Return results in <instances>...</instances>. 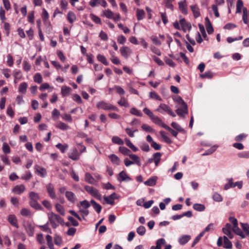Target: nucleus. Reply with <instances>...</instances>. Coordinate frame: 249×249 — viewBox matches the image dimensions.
Listing matches in <instances>:
<instances>
[{
  "label": "nucleus",
  "instance_id": "obj_1",
  "mask_svg": "<svg viewBox=\"0 0 249 249\" xmlns=\"http://www.w3.org/2000/svg\"><path fill=\"white\" fill-rule=\"evenodd\" d=\"M96 107L99 109H102L108 111H119V109L117 107L114 106V105L104 101H100L97 102L96 104Z\"/></svg>",
  "mask_w": 249,
  "mask_h": 249
},
{
  "label": "nucleus",
  "instance_id": "obj_2",
  "mask_svg": "<svg viewBox=\"0 0 249 249\" xmlns=\"http://www.w3.org/2000/svg\"><path fill=\"white\" fill-rule=\"evenodd\" d=\"M48 216L53 228H56L58 226L59 223L62 221V218L59 215L53 212L49 213Z\"/></svg>",
  "mask_w": 249,
  "mask_h": 249
},
{
  "label": "nucleus",
  "instance_id": "obj_3",
  "mask_svg": "<svg viewBox=\"0 0 249 249\" xmlns=\"http://www.w3.org/2000/svg\"><path fill=\"white\" fill-rule=\"evenodd\" d=\"M84 188L85 190L92 196L97 198L99 200H102L101 195L96 188L89 185H86L84 187Z\"/></svg>",
  "mask_w": 249,
  "mask_h": 249
},
{
  "label": "nucleus",
  "instance_id": "obj_4",
  "mask_svg": "<svg viewBox=\"0 0 249 249\" xmlns=\"http://www.w3.org/2000/svg\"><path fill=\"white\" fill-rule=\"evenodd\" d=\"M34 170L35 174L41 178H44L47 175L46 169L39 165H35Z\"/></svg>",
  "mask_w": 249,
  "mask_h": 249
},
{
  "label": "nucleus",
  "instance_id": "obj_5",
  "mask_svg": "<svg viewBox=\"0 0 249 249\" xmlns=\"http://www.w3.org/2000/svg\"><path fill=\"white\" fill-rule=\"evenodd\" d=\"M120 52L121 55L125 59H127L129 55L132 54V51L127 46H123L120 49Z\"/></svg>",
  "mask_w": 249,
  "mask_h": 249
},
{
  "label": "nucleus",
  "instance_id": "obj_6",
  "mask_svg": "<svg viewBox=\"0 0 249 249\" xmlns=\"http://www.w3.org/2000/svg\"><path fill=\"white\" fill-rule=\"evenodd\" d=\"M106 202L109 205H113L115 204V199H117V195L115 193H113L109 196H104L103 197Z\"/></svg>",
  "mask_w": 249,
  "mask_h": 249
},
{
  "label": "nucleus",
  "instance_id": "obj_7",
  "mask_svg": "<svg viewBox=\"0 0 249 249\" xmlns=\"http://www.w3.org/2000/svg\"><path fill=\"white\" fill-rule=\"evenodd\" d=\"M80 155V153L78 152L77 149L76 148H74L72 149L71 152L69 153L68 157L73 160L76 161L79 159Z\"/></svg>",
  "mask_w": 249,
  "mask_h": 249
},
{
  "label": "nucleus",
  "instance_id": "obj_8",
  "mask_svg": "<svg viewBox=\"0 0 249 249\" xmlns=\"http://www.w3.org/2000/svg\"><path fill=\"white\" fill-rule=\"evenodd\" d=\"M232 230L231 225L227 223L225 227L223 228L222 231L224 234L227 235L231 239L233 237V234L231 232Z\"/></svg>",
  "mask_w": 249,
  "mask_h": 249
},
{
  "label": "nucleus",
  "instance_id": "obj_9",
  "mask_svg": "<svg viewBox=\"0 0 249 249\" xmlns=\"http://www.w3.org/2000/svg\"><path fill=\"white\" fill-rule=\"evenodd\" d=\"M118 180L120 182L129 181L131 180V178L126 174L124 171H122L119 174Z\"/></svg>",
  "mask_w": 249,
  "mask_h": 249
},
{
  "label": "nucleus",
  "instance_id": "obj_10",
  "mask_svg": "<svg viewBox=\"0 0 249 249\" xmlns=\"http://www.w3.org/2000/svg\"><path fill=\"white\" fill-rule=\"evenodd\" d=\"M176 113L180 117H184L185 114L188 113L187 105L182 106L176 110Z\"/></svg>",
  "mask_w": 249,
  "mask_h": 249
},
{
  "label": "nucleus",
  "instance_id": "obj_11",
  "mask_svg": "<svg viewBox=\"0 0 249 249\" xmlns=\"http://www.w3.org/2000/svg\"><path fill=\"white\" fill-rule=\"evenodd\" d=\"M7 220L13 226L17 228L18 227L17 217L14 214H10L8 217Z\"/></svg>",
  "mask_w": 249,
  "mask_h": 249
},
{
  "label": "nucleus",
  "instance_id": "obj_12",
  "mask_svg": "<svg viewBox=\"0 0 249 249\" xmlns=\"http://www.w3.org/2000/svg\"><path fill=\"white\" fill-rule=\"evenodd\" d=\"M170 107L165 104H160L158 108L156 109V111L160 112L161 113H164V112H168L170 110Z\"/></svg>",
  "mask_w": 249,
  "mask_h": 249
},
{
  "label": "nucleus",
  "instance_id": "obj_13",
  "mask_svg": "<svg viewBox=\"0 0 249 249\" xmlns=\"http://www.w3.org/2000/svg\"><path fill=\"white\" fill-rule=\"evenodd\" d=\"M25 188L23 185L15 186L12 189V192L15 194L20 195L25 191Z\"/></svg>",
  "mask_w": 249,
  "mask_h": 249
},
{
  "label": "nucleus",
  "instance_id": "obj_14",
  "mask_svg": "<svg viewBox=\"0 0 249 249\" xmlns=\"http://www.w3.org/2000/svg\"><path fill=\"white\" fill-rule=\"evenodd\" d=\"M47 192L52 198H55L56 196L53 185L51 184H48L46 186Z\"/></svg>",
  "mask_w": 249,
  "mask_h": 249
},
{
  "label": "nucleus",
  "instance_id": "obj_15",
  "mask_svg": "<svg viewBox=\"0 0 249 249\" xmlns=\"http://www.w3.org/2000/svg\"><path fill=\"white\" fill-rule=\"evenodd\" d=\"M67 18L69 22L71 24H72L77 20V17L76 15L72 11H69L68 13Z\"/></svg>",
  "mask_w": 249,
  "mask_h": 249
},
{
  "label": "nucleus",
  "instance_id": "obj_16",
  "mask_svg": "<svg viewBox=\"0 0 249 249\" xmlns=\"http://www.w3.org/2000/svg\"><path fill=\"white\" fill-rule=\"evenodd\" d=\"M108 158L110 159L112 163L117 165H119L121 163V160L115 154H111L108 156Z\"/></svg>",
  "mask_w": 249,
  "mask_h": 249
},
{
  "label": "nucleus",
  "instance_id": "obj_17",
  "mask_svg": "<svg viewBox=\"0 0 249 249\" xmlns=\"http://www.w3.org/2000/svg\"><path fill=\"white\" fill-rule=\"evenodd\" d=\"M65 196L66 198L69 201L72 203L75 202L76 198L73 193L71 191H66L65 192Z\"/></svg>",
  "mask_w": 249,
  "mask_h": 249
},
{
  "label": "nucleus",
  "instance_id": "obj_18",
  "mask_svg": "<svg viewBox=\"0 0 249 249\" xmlns=\"http://www.w3.org/2000/svg\"><path fill=\"white\" fill-rule=\"evenodd\" d=\"M178 7L179 10L181 11V12L183 14H187V4L185 0H184L178 2Z\"/></svg>",
  "mask_w": 249,
  "mask_h": 249
},
{
  "label": "nucleus",
  "instance_id": "obj_19",
  "mask_svg": "<svg viewBox=\"0 0 249 249\" xmlns=\"http://www.w3.org/2000/svg\"><path fill=\"white\" fill-rule=\"evenodd\" d=\"M165 243V240L163 238H160L156 241V246H152L150 249H161L162 245Z\"/></svg>",
  "mask_w": 249,
  "mask_h": 249
},
{
  "label": "nucleus",
  "instance_id": "obj_20",
  "mask_svg": "<svg viewBox=\"0 0 249 249\" xmlns=\"http://www.w3.org/2000/svg\"><path fill=\"white\" fill-rule=\"evenodd\" d=\"M85 181L91 184H94L97 182L95 179L89 173L85 174Z\"/></svg>",
  "mask_w": 249,
  "mask_h": 249
},
{
  "label": "nucleus",
  "instance_id": "obj_21",
  "mask_svg": "<svg viewBox=\"0 0 249 249\" xmlns=\"http://www.w3.org/2000/svg\"><path fill=\"white\" fill-rule=\"evenodd\" d=\"M71 89L69 87L63 86L61 88V92L63 96H68L71 94Z\"/></svg>",
  "mask_w": 249,
  "mask_h": 249
},
{
  "label": "nucleus",
  "instance_id": "obj_22",
  "mask_svg": "<svg viewBox=\"0 0 249 249\" xmlns=\"http://www.w3.org/2000/svg\"><path fill=\"white\" fill-rule=\"evenodd\" d=\"M191 239V236L188 235H184L181 236H180L178 238V242L181 245H183L187 243Z\"/></svg>",
  "mask_w": 249,
  "mask_h": 249
},
{
  "label": "nucleus",
  "instance_id": "obj_23",
  "mask_svg": "<svg viewBox=\"0 0 249 249\" xmlns=\"http://www.w3.org/2000/svg\"><path fill=\"white\" fill-rule=\"evenodd\" d=\"M101 16L105 17L107 18L111 19L113 18V16H114V13L110 9H107L102 12Z\"/></svg>",
  "mask_w": 249,
  "mask_h": 249
},
{
  "label": "nucleus",
  "instance_id": "obj_24",
  "mask_svg": "<svg viewBox=\"0 0 249 249\" xmlns=\"http://www.w3.org/2000/svg\"><path fill=\"white\" fill-rule=\"evenodd\" d=\"M243 20L245 24H248L249 21V10L245 8L243 11Z\"/></svg>",
  "mask_w": 249,
  "mask_h": 249
},
{
  "label": "nucleus",
  "instance_id": "obj_25",
  "mask_svg": "<svg viewBox=\"0 0 249 249\" xmlns=\"http://www.w3.org/2000/svg\"><path fill=\"white\" fill-rule=\"evenodd\" d=\"M157 178L153 177L149 178L148 180L144 182V184L147 186H153L156 185L157 182Z\"/></svg>",
  "mask_w": 249,
  "mask_h": 249
},
{
  "label": "nucleus",
  "instance_id": "obj_26",
  "mask_svg": "<svg viewBox=\"0 0 249 249\" xmlns=\"http://www.w3.org/2000/svg\"><path fill=\"white\" fill-rule=\"evenodd\" d=\"M190 8L193 13L194 16L195 18H198L200 16L199 9L198 6L195 4L190 6Z\"/></svg>",
  "mask_w": 249,
  "mask_h": 249
},
{
  "label": "nucleus",
  "instance_id": "obj_27",
  "mask_svg": "<svg viewBox=\"0 0 249 249\" xmlns=\"http://www.w3.org/2000/svg\"><path fill=\"white\" fill-rule=\"evenodd\" d=\"M161 156V154L160 152H157L153 155V160H154V162L156 166H158L160 162Z\"/></svg>",
  "mask_w": 249,
  "mask_h": 249
},
{
  "label": "nucleus",
  "instance_id": "obj_28",
  "mask_svg": "<svg viewBox=\"0 0 249 249\" xmlns=\"http://www.w3.org/2000/svg\"><path fill=\"white\" fill-rule=\"evenodd\" d=\"M90 203L93 206L94 209L98 213H99L102 210V207L100 205L98 204L94 200H91Z\"/></svg>",
  "mask_w": 249,
  "mask_h": 249
},
{
  "label": "nucleus",
  "instance_id": "obj_29",
  "mask_svg": "<svg viewBox=\"0 0 249 249\" xmlns=\"http://www.w3.org/2000/svg\"><path fill=\"white\" fill-rule=\"evenodd\" d=\"M137 18L138 20L142 19L145 16V12L143 10L137 9L136 12Z\"/></svg>",
  "mask_w": 249,
  "mask_h": 249
},
{
  "label": "nucleus",
  "instance_id": "obj_30",
  "mask_svg": "<svg viewBox=\"0 0 249 249\" xmlns=\"http://www.w3.org/2000/svg\"><path fill=\"white\" fill-rule=\"evenodd\" d=\"M224 247L226 249H231L232 245L231 242L228 239V237L226 236H224Z\"/></svg>",
  "mask_w": 249,
  "mask_h": 249
},
{
  "label": "nucleus",
  "instance_id": "obj_31",
  "mask_svg": "<svg viewBox=\"0 0 249 249\" xmlns=\"http://www.w3.org/2000/svg\"><path fill=\"white\" fill-rule=\"evenodd\" d=\"M118 104L122 107H129V105L126 100V99L124 97H122L119 101H118Z\"/></svg>",
  "mask_w": 249,
  "mask_h": 249
},
{
  "label": "nucleus",
  "instance_id": "obj_32",
  "mask_svg": "<svg viewBox=\"0 0 249 249\" xmlns=\"http://www.w3.org/2000/svg\"><path fill=\"white\" fill-rule=\"evenodd\" d=\"M129 157L134 160V162L137 164L138 166H141V160L139 156L134 154H130Z\"/></svg>",
  "mask_w": 249,
  "mask_h": 249
},
{
  "label": "nucleus",
  "instance_id": "obj_33",
  "mask_svg": "<svg viewBox=\"0 0 249 249\" xmlns=\"http://www.w3.org/2000/svg\"><path fill=\"white\" fill-rule=\"evenodd\" d=\"M119 151L124 155L129 156L131 154L130 150L125 147L120 146L119 148Z\"/></svg>",
  "mask_w": 249,
  "mask_h": 249
},
{
  "label": "nucleus",
  "instance_id": "obj_34",
  "mask_svg": "<svg viewBox=\"0 0 249 249\" xmlns=\"http://www.w3.org/2000/svg\"><path fill=\"white\" fill-rule=\"evenodd\" d=\"M112 142L114 143L119 145H123L124 144V141L118 136H113L112 138Z\"/></svg>",
  "mask_w": 249,
  "mask_h": 249
},
{
  "label": "nucleus",
  "instance_id": "obj_35",
  "mask_svg": "<svg viewBox=\"0 0 249 249\" xmlns=\"http://www.w3.org/2000/svg\"><path fill=\"white\" fill-rule=\"evenodd\" d=\"M151 119L152 120L153 123L158 124L160 126L161 125H162V124L163 123L160 118L154 115L151 118Z\"/></svg>",
  "mask_w": 249,
  "mask_h": 249
},
{
  "label": "nucleus",
  "instance_id": "obj_36",
  "mask_svg": "<svg viewBox=\"0 0 249 249\" xmlns=\"http://www.w3.org/2000/svg\"><path fill=\"white\" fill-rule=\"evenodd\" d=\"M193 208L198 212H202L205 210V206L203 204L196 203L194 204Z\"/></svg>",
  "mask_w": 249,
  "mask_h": 249
},
{
  "label": "nucleus",
  "instance_id": "obj_37",
  "mask_svg": "<svg viewBox=\"0 0 249 249\" xmlns=\"http://www.w3.org/2000/svg\"><path fill=\"white\" fill-rule=\"evenodd\" d=\"M68 146V144H62L61 143H58L56 145V147L59 149L62 153L65 152Z\"/></svg>",
  "mask_w": 249,
  "mask_h": 249
},
{
  "label": "nucleus",
  "instance_id": "obj_38",
  "mask_svg": "<svg viewBox=\"0 0 249 249\" xmlns=\"http://www.w3.org/2000/svg\"><path fill=\"white\" fill-rule=\"evenodd\" d=\"M97 58L98 61L102 62L105 65H106V66L108 65V62H107V61L105 56H104L102 54H99L97 56Z\"/></svg>",
  "mask_w": 249,
  "mask_h": 249
},
{
  "label": "nucleus",
  "instance_id": "obj_39",
  "mask_svg": "<svg viewBox=\"0 0 249 249\" xmlns=\"http://www.w3.org/2000/svg\"><path fill=\"white\" fill-rule=\"evenodd\" d=\"M77 206L79 208L81 207L83 209H88L90 206V203L89 202L86 200H83L80 202V205H77Z\"/></svg>",
  "mask_w": 249,
  "mask_h": 249
},
{
  "label": "nucleus",
  "instance_id": "obj_40",
  "mask_svg": "<svg viewBox=\"0 0 249 249\" xmlns=\"http://www.w3.org/2000/svg\"><path fill=\"white\" fill-rule=\"evenodd\" d=\"M56 127L62 130H66L70 128V127L68 125L61 122H59L56 125Z\"/></svg>",
  "mask_w": 249,
  "mask_h": 249
},
{
  "label": "nucleus",
  "instance_id": "obj_41",
  "mask_svg": "<svg viewBox=\"0 0 249 249\" xmlns=\"http://www.w3.org/2000/svg\"><path fill=\"white\" fill-rule=\"evenodd\" d=\"M130 112L136 116L141 117L142 116V112L135 107L131 108L130 110Z\"/></svg>",
  "mask_w": 249,
  "mask_h": 249
},
{
  "label": "nucleus",
  "instance_id": "obj_42",
  "mask_svg": "<svg viewBox=\"0 0 249 249\" xmlns=\"http://www.w3.org/2000/svg\"><path fill=\"white\" fill-rule=\"evenodd\" d=\"M160 136H161L162 138L163 139V140L167 143H171L172 142L171 140L168 137V136H167L165 134V133L163 131H161L160 132Z\"/></svg>",
  "mask_w": 249,
  "mask_h": 249
},
{
  "label": "nucleus",
  "instance_id": "obj_43",
  "mask_svg": "<svg viewBox=\"0 0 249 249\" xmlns=\"http://www.w3.org/2000/svg\"><path fill=\"white\" fill-rule=\"evenodd\" d=\"M55 207L56 211L59 213H60L62 215H65V210L63 206H62L61 204L59 203H56L55 204Z\"/></svg>",
  "mask_w": 249,
  "mask_h": 249
},
{
  "label": "nucleus",
  "instance_id": "obj_44",
  "mask_svg": "<svg viewBox=\"0 0 249 249\" xmlns=\"http://www.w3.org/2000/svg\"><path fill=\"white\" fill-rule=\"evenodd\" d=\"M46 240L47 242V245L48 246V247L50 249H54L53 244V239H52V236L50 235H47L46 236Z\"/></svg>",
  "mask_w": 249,
  "mask_h": 249
},
{
  "label": "nucleus",
  "instance_id": "obj_45",
  "mask_svg": "<svg viewBox=\"0 0 249 249\" xmlns=\"http://www.w3.org/2000/svg\"><path fill=\"white\" fill-rule=\"evenodd\" d=\"M89 17L91 20L95 23L99 24H101V20L99 17L94 15L93 14H90Z\"/></svg>",
  "mask_w": 249,
  "mask_h": 249
},
{
  "label": "nucleus",
  "instance_id": "obj_46",
  "mask_svg": "<svg viewBox=\"0 0 249 249\" xmlns=\"http://www.w3.org/2000/svg\"><path fill=\"white\" fill-rule=\"evenodd\" d=\"M34 80L35 82L40 84L42 82V77L39 73H36L34 76Z\"/></svg>",
  "mask_w": 249,
  "mask_h": 249
},
{
  "label": "nucleus",
  "instance_id": "obj_47",
  "mask_svg": "<svg viewBox=\"0 0 249 249\" xmlns=\"http://www.w3.org/2000/svg\"><path fill=\"white\" fill-rule=\"evenodd\" d=\"M111 54L112 55V56L110 58V60L111 62L115 65L121 64V61L117 57L114 55V53H111Z\"/></svg>",
  "mask_w": 249,
  "mask_h": 249
},
{
  "label": "nucleus",
  "instance_id": "obj_48",
  "mask_svg": "<svg viewBox=\"0 0 249 249\" xmlns=\"http://www.w3.org/2000/svg\"><path fill=\"white\" fill-rule=\"evenodd\" d=\"M141 127L143 130L147 132H152L154 131L150 125L145 124H142Z\"/></svg>",
  "mask_w": 249,
  "mask_h": 249
},
{
  "label": "nucleus",
  "instance_id": "obj_49",
  "mask_svg": "<svg viewBox=\"0 0 249 249\" xmlns=\"http://www.w3.org/2000/svg\"><path fill=\"white\" fill-rule=\"evenodd\" d=\"M232 230L236 234L240 236L242 238L245 237V234L243 231L237 227L236 228H232Z\"/></svg>",
  "mask_w": 249,
  "mask_h": 249
},
{
  "label": "nucleus",
  "instance_id": "obj_50",
  "mask_svg": "<svg viewBox=\"0 0 249 249\" xmlns=\"http://www.w3.org/2000/svg\"><path fill=\"white\" fill-rule=\"evenodd\" d=\"M243 7V3L241 0H237L236 3V12L241 13L242 9Z\"/></svg>",
  "mask_w": 249,
  "mask_h": 249
},
{
  "label": "nucleus",
  "instance_id": "obj_51",
  "mask_svg": "<svg viewBox=\"0 0 249 249\" xmlns=\"http://www.w3.org/2000/svg\"><path fill=\"white\" fill-rule=\"evenodd\" d=\"M20 213L22 216L26 217H29L31 214L30 211L26 208L22 209L20 212Z\"/></svg>",
  "mask_w": 249,
  "mask_h": 249
},
{
  "label": "nucleus",
  "instance_id": "obj_52",
  "mask_svg": "<svg viewBox=\"0 0 249 249\" xmlns=\"http://www.w3.org/2000/svg\"><path fill=\"white\" fill-rule=\"evenodd\" d=\"M27 88V84L25 82L22 83L19 85V91L22 93H25L26 92Z\"/></svg>",
  "mask_w": 249,
  "mask_h": 249
},
{
  "label": "nucleus",
  "instance_id": "obj_53",
  "mask_svg": "<svg viewBox=\"0 0 249 249\" xmlns=\"http://www.w3.org/2000/svg\"><path fill=\"white\" fill-rule=\"evenodd\" d=\"M145 228L143 226H141L137 229V232L141 236L143 235L145 233Z\"/></svg>",
  "mask_w": 249,
  "mask_h": 249
},
{
  "label": "nucleus",
  "instance_id": "obj_54",
  "mask_svg": "<svg viewBox=\"0 0 249 249\" xmlns=\"http://www.w3.org/2000/svg\"><path fill=\"white\" fill-rule=\"evenodd\" d=\"M149 97L157 100L161 101V98L155 92H150Z\"/></svg>",
  "mask_w": 249,
  "mask_h": 249
},
{
  "label": "nucleus",
  "instance_id": "obj_55",
  "mask_svg": "<svg viewBox=\"0 0 249 249\" xmlns=\"http://www.w3.org/2000/svg\"><path fill=\"white\" fill-rule=\"evenodd\" d=\"M114 89L116 92L120 95H123L125 93L124 89L119 86L116 85L114 86Z\"/></svg>",
  "mask_w": 249,
  "mask_h": 249
},
{
  "label": "nucleus",
  "instance_id": "obj_56",
  "mask_svg": "<svg viewBox=\"0 0 249 249\" xmlns=\"http://www.w3.org/2000/svg\"><path fill=\"white\" fill-rule=\"evenodd\" d=\"M213 76V74L211 71H206L204 73L200 75V77L202 78L211 79Z\"/></svg>",
  "mask_w": 249,
  "mask_h": 249
},
{
  "label": "nucleus",
  "instance_id": "obj_57",
  "mask_svg": "<svg viewBox=\"0 0 249 249\" xmlns=\"http://www.w3.org/2000/svg\"><path fill=\"white\" fill-rule=\"evenodd\" d=\"M179 23L181 26V27H189V30H190L191 29V24L188 23L184 18H182L180 20Z\"/></svg>",
  "mask_w": 249,
  "mask_h": 249
},
{
  "label": "nucleus",
  "instance_id": "obj_58",
  "mask_svg": "<svg viewBox=\"0 0 249 249\" xmlns=\"http://www.w3.org/2000/svg\"><path fill=\"white\" fill-rule=\"evenodd\" d=\"M171 126L176 130H177L178 132L183 131V129L181 127V126L177 123L173 122L171 124Z\"/></svg>",
  "mask_w": 249,
  "mask_h": 249
},
{
  "label": "nucleus",
  "instance_id": "obj_59",
  "mask_svg": "<svg viewBox=\"0 0 249 249\" xmlns=\"http://www.w3.org/2000/svg\"><path fill=\"white\" fill-rule=\"evenodd\" d=\"M101 0H90L89 4L92 7L97 6L100 4Z\"/></svg>",
  "mask_w": 249,
  "mask_h": 249
},
{
  "label": "nucleus",
  "instance_id": "obj_60",
  "mask_svg": "<svg viewBox=\"0 0 249 249\" xmlns=\"http://www.w3.org/2000/svg\"><path fill=\"white\" fill-rule=\"evenodd\" d=\"M234 187L233 183L232 182V178H230L228 180V182L224 186V189L225 190H228L230 188Z\"/></svg>",
  "mask_w": 249,
  "mask_h": 249
},
{
  "label": "nucleus",
  "instance_id": "obj_61",
  "mask_svg": "<svg viewBox=\"0 0 249 249\" xmlns=\"http://www.w3.org/2000/svg\"><path fill=\"white\" fill-rule=\"evenodd\" d=\"M62 118L64 120L67 121L68 122H72V118H71V115H70V114H68L67 113H64L62 115Z\"/></svg>",
  "mask_w": 249,
  "mask_h": 249
},
{
  "label": "nucleus",
  "instance_id": "obj_62",
  "mask_svg": "<svg viewBox=\"0 0 249 249\" xmlns=\"http://www.w3.org/2000/svg\"><path fill=\"white\" fill-rule=\"evenodd\" d=\"M213 199L217 202H221L222 201V196L218 193H214L213 196Z\"/></svg>",
  "mask_w": 249,
  "mask_h": 249
},
{
  "label": "nucleus",
  "instance_id": "obj_63",
  "mask_svg": "<svg viewBox=\"0 0 249 249\" xmlns=\"http://www.w3.org/2000/svg\"><path fill=\"white\" fill-rule=\"evenodd\" d=\"M2 150L5 154H8L10 152V148L9 145L5 142H4L2 145Z\"/></svg>",
  "mask_w": 249,
  "mask_h": 249
},
{
  "label": "nucleus",
  "instance_id": "obj_64",
  "mask_svg": "<svg viewBox=\"0 0 249 249\" xmlns=\"http://www.w3.org/2000/svg\"><path fill=\"white\" fill-rule=\"evenodd\" d=\"M54 243L56 245L60 246L62 242V240L61 236L56 235L54 238Z\"/></svg>",
  "mask_w": 249,
  "mask_h": 249
}]
</instances>
